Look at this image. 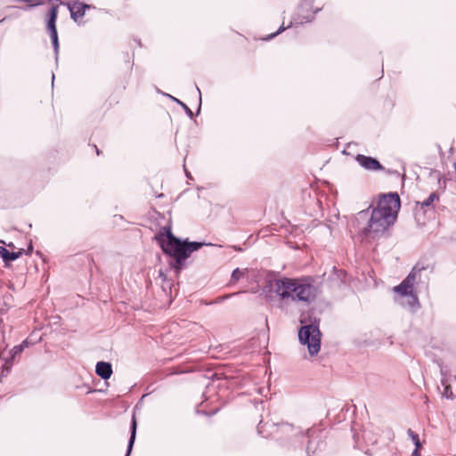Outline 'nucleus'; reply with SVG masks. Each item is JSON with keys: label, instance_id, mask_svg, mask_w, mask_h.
<instances>
[{"label": "nucleus", "instance_id": "4", "mask_svg": "<svg viewBox=\"0 0 456 456\" xmlns=\"http://www.w3.org/2000/svg\"><path fill=\"white\" fill-rule=\"evenodd\" d=\"M424 269L413 267L408 276L398 285L393 288L395 294V299L402 305H407L411 308L419 306V298L414 290V285L419 273Z\"/></svg>", "mask_w": 456, "mask_h": 456}, {"label": "nucleus", "instance_id": "9", "mask_svg": "<svg viewBox=\"0 0 456 456\" xmlns=\"http://www.w3.org/2000/svg\"><path fill=\"white\" fill-rule=\"evenodd\" d=\"M67 6L74 20L82 18L85 15L86 10L89 8L88 4L77 1L68 3Z\"/></svg>", "mask_w": 456, "mask_h": 456}, {"label": "nucleus", "instance_id": "11", "mask_svg": "<svg viewBox=\"0 0 456 456\" xmlns=\"http://www.w3.org/2000/svg\"><path fill=\"white\" fill-rule=\"evenodd\" d=\"M136 426H137L136 425V419H135L134 417H133L132 423H131V436H130V438H129V441H128L127 452H126V456H129L130 455L132 448H133V445L134 444L135 436H136Z\"/></svg>", "mask_w": 456, "mask_h": 456}, {"label": "nucleus", "instance_id": "21", "mask_svg": "<svg viewBox=\"0 0 456 456\" xmlns=\"http://www.w3.org/2000/svg\"><path fill=\"white\" fill-rule=\"evenodd\" d=\"M177 103H179L181 106L183 107V105H185L184 103H183L181 101L175 99V98H173Z\"/></svg>", "mask_w": 456, "mask_h": 456}, {"label": "nucleus", "instance_id": "6", "mask_svg": "<svg viewBox=\"0 0 456 456\" xmlns=\"http://www.w3.org/2000/svg\"><path fill=\"white\" fill-rule=\"evenodd\" d=\"M441 386L443 387L442 395L446 399L456 398V375L452 374L447 368L441 366Z\"/></svg>", "mask_w": 456, "mask_h": 456}, {"label": "nucleus", "instance_id": "16", "mask_svg": "<svg viewBox=\"0 0 456 456\" xmlns=\"http://www.w3.org/2000/svg\"><path fill=\"white\" fill-rule=\"evenodd\" d=\"M368 216V211L367 210H362L357 215V220L360 219H365Z\"/></svg>", "mask_w": 456, "mask_h": 456}, {"label": "nucleus", "instance_id": "8", "mask_svg": "<svg viewBox=\"0 0 456 456\" xmlns=\"http://www.w3.org/2000/svg\"><path fill=\"white\" fill-rule=\"evenodd\" d=\"M356 160L361 167L370 171H377L382 169L381 164L371 157H367L364 155H357Z\"/></svg>", "mask_w": 456, "mask_h": 456}, {"label": "nucleus", "instance_id": "20", "mask_svg": "<svg viewBox=\"0 0 456 456\" xmlns=\"http://www.w3.org/2000/svg\"><path fill=\"white\" fill-rule=\"evenodd\" d=\"M177 103H179L181 106L183 107V105H185L184 103H183L181 101L175 99V98H173Z\"/></svg>", "mask_w": 456, "mask_h": 456}, {"label": "nucleus", "instance_id": "14", "mask_svg": "<svg viewBox=\"0 0 456 456\" xmlns=\"http://www.w3.org/2000/svg\"><path fill=\"white\" fill-rule=\"evenodd\" d=\"M407 433H408L409 436L411 437V439L412 440L413 444L416 446V449L413 452L412 455L413 456H417V454H418L417 451L420 447V442H419V436H418V434L413 432L411 429H409Z\"/></svg>", "mask_w": 456, "mask_h": 456}, {"label": "nucleus", "instance_id": "22", "mask_svg": "<svg viewBox=\"0 0 456 456\" xmlns=\"http://www.w3.org/2000/svg\"><path fill=\"white\" fill-rule=\"evenodd\" d=\"M8 247H10V248H13V244H12V243H10V244H8Z\"/></svg>", "mask_w": 456, "mask_h": 456}, {"label": "nucleus", "instance_id": "13", "mask_svg": "<svg viewBox=\"0 0 456 456\" xmlns=\"http://www.w3.org/2000/svg\"><path fill=\"white\" fill-rule=\"evenodd\" d=\"M22 253H23L22 250H20L18 252H9L6 249V253L4 255L3 260L4 261V263L7 264L9 262L18 259L22 255Z\"/></svg>", "mask_w": 456, "mask_h": 456}, {"label": "nucleus", "instance_id": "1", "mask_svg": "<svg viewBox=\"0 0 456 456\" xmlns=\"http://www.w3.org/2000/svg\"><path fill=\"white\" fill-rule=\"evenodd\" d=\"M400 207V198L397 193L380 196L371 212L368 224L362 230V235L374 239L383 234L395 222Z\"/></svg>", "mask_w": 456, "mask_h": 456}, {"label": "nucleus", "instance_id": "5", "mask_svg": "<svg viewBox=\"0 0 456 456\" xmlns=\"http://www.w3.org/2000/svg\"><path fill=\"white\" fill-rule=\"evenodd\" d=\"M301 344L306 345L310 355H315L321 348V332L318 325L308 324L302 326L298 332Z\"/></svg>", "mask_w": 456, "mask_h": 456}, {"label": "nucleus", "instance_id": "19", "mask_svg": "<svg viewBox=\"0 0 456 456\" xmlns=\"http://www.w3.org/2000/svg\"><path fill=\"white\" fill-rule=\"evenodd\" d=\"M5 253H6V248L4 247H0V256L2 258Z\"/></svg>", "mask_w": 456, "mask_h": 456}, {"label": "nucleus", "instance_id": "10", "mask_svg": "<svg viewBox=\"0 0 456 456\" xmlns=\"http://www.w3.org/2000/svg\"><path fill=\"white\" fill-rule=\"evenodd\" d=\"M95 372L102 379H108L112 374L111 364L106 362H99L96 364Z\"/></svg>", "mask_w": 456, "mask_h": 456}, {"label": "nucleus", "instance_id": "17", "mask_svg": "<svg viewBox=\"0 0 456 456\" xmlns=\"http://www.w3.org/2000/svg\"><path fill=\"white\" fill-rule=\"evenodd\" d=\"M183 109L186 112V114L190 117V118H192L193 117V113L192 111L191 110L190 108H188L186 105H183Z\"/></svg>", "mask_w": 456, "mask_h": 456}, {"label": "nucleus", "instance_id": "12", "mask_svg": "<svg viewBox=\"0 0 456 456\" xmlns=\"http://www.w3.org/2000/svg\"><path fill=\"white\" fill-rule=\"evenodd\" d=\"M437 200L438 195L436 192H432L425 200L418 202V205H419L421 208H429L432 206L433 202Z\"/></svg>", "mask_w": 456, "mask_h": 456}, {"label": "nucleus", "instance_id": "3", "mask_svg": "<svg viewBox=\"0 0 456 456\" xmlns=\"http://www.w3.org/2000/svg\"><path fill=\"white\" fill-rule=\"evenodd\" d=\"M159 240L163 251L174 256L178 265H182L191 253L204 245L201 242H182L172 234L170 229L166 228L165 233L160 234Z\"/></svg>", "mask_w": 456, "mask_h": 456}, {"label": "nucleus", "instance_id": "2", "mask_svg": "<svg viewBox=\"0 0 456 456\" xmlns=\"http://www.w3.org/2000/svg\"><path fill=\"white\" fill-rule=\"evenodd\" d=\"M270 292L275 293L281 301L309 304L317 296L318 289L310 278H282L269 283Z\"/></svg>", "mask_w": 456, "mask_h": 456}, {"label": "nucleus", "instance_id": "7", "mask_svg": "<svg viewBox=\"0 0 456 456\" xmlns=\"http://www.w3.org/2000/svg\"><path fill=\"white\" fill-rule=\"evenodd\" d=\"M58 16V7L53 6L50 8L48 12V18L46 21V28L50 34V37L52 40V44L53 46V50L56 55V59L58 58L59 53V40H58V33L56 28V20Z\"/></svg>", "mask_w": 456, "mask_h": 456}, {"label": "nucleus", "instance_id": "18", "mask_svg": "<svg viewBox=\"0 0 456 456\" xmlns=\"http://www.w3.org/2000/svg\"><path fill=\"white\" fill-rule=\"evenodd\" d=\"M283 30H285V28H284L283 26H281V27L278 29V31H277L276 33H274V34H271V35L268 37V38H273V37H274L276 35H278L279 33H281V31H283Z\"/></svg>", "mask_w": 456, "mask_h": 456}, {"label": "nucleus", "instance_id": "15", "mask_svg": "<svg viewBox=\"0 0 456 456\" xmlns=\"http://www.w3.org/2000/svg\"><path fill=\"white\" fill-rule=\"evenodd\" d=\"M248 270H240L239 268H236L233 270L232 273V281H238L241 277H243L247 273Z\"/></svg>", "mask_w": 456, "mask_h": 456}, {"label": "nucleus", "instance_id": "23", "mask_svg": "<svg viewBox=\"0 0 456 456\" xmlns=\"http://www.w3.org/2000/svg\"><path fill=\"white\" fill-rule=\"evenodd\" d=\"M197 91L199 92V94L200 95V88H197Z\"/></svg>", "mask_w": 456, "mask_h": 456}]
</instances>
